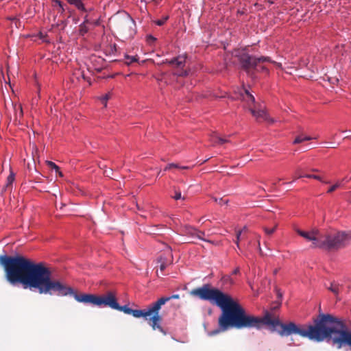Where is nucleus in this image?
Segmentation results:
<instances>
[{"label": "nucleus", "instance_id": "obj_36", "mask_svg": "<svg viewBox=\"0 0 351 351\" xmlns=\"http://www.w3.org/2000/svg\"><path fill=\"white\" fill-rule=\"evenodd\" d=\"M240 272V269L239 267H237L233 271H232V274H238Z\"/></svg>", "mask_w": 351, "mask_h": 351}, {"label": "nucleus", "instance_id": "obj_41", "mask_svg": "<svg viewBox=\"0 0 351 351\" xmlns=\"http://www.w3.org/2000/svg\"><path fill=\"white\" fill-rule=\"evenodd\" d=\"M95 69L98 71H101V68H95Z\"/></svg>", "mask_w": 351, "mask_h": 351}, {"label": "nucleus", "instance_id": "obj_30", "mask_svg": "<svg viewBox=\"0 0 351 351\" xmlns=\"http://www.w3.org/2000/svg\"><path fill=\"white\" fill-rule=\"evenodd\" d=\"M147 40L149 43H152L156 40V38L152 35L147 36Z\"/></svg>", "mask_w": 351, "mask_h": 351}, {"label": "nucleus", "instance_id": "obj_4", "mask_svg": "<svg viewBox=\"0 0 351 351\" xmlns=\"http://www.w3.org/2000/svg\"><path fill=\"white\" fill-rule=\"evenodd\" d=\"M349 239L348 232L331 231L321 232L318 248L328 251H336L346 246Z\"/></svg>", "mask_w": 351, "mask_h": 351}, {"label": "nucleus", "instance_id": "obj_31", "mask_svg": "<svg viewBox=\"0 0 351 351\" xmlns=\"http://www.w3.org/2000/svg\"><path fill=\"white\" fill-rule=\"evenodd\" d=\"M173 198L176 200L182 199L181 192L180 191H176L175 195L173 196Z\"/></svg>", "mask_w": 351, "mask_h": 351}, {"label": "nucleus", "instance_id": "obj_20", "mask_svg": "<svg viewBox=\"0 0 351 351\" xmlns=\"http://www.w3.org/2000/svg\"><path fill=\"white\" fill-rule=\"evenodd\" d=\"M111 97V93H108L99 97V99L101 100V103L104 104L105 107L107 106V101L108 99H110Z\"/></svg>", "mask_w": 351, "mask_h": 351}, {"label": "nucleus", "instance_id": "obj_1", "mask_svg": "<svg viewBox=\"0 0 351 351\" xmlns=\"http://www.w3.org/2000/svg\"><path fill=\"white\" fill-rule=\"evenodd\" d=\"M263 326H271L282 337L298 335L317 342L332 339L338 348L347 346L351 349V331L348 326L343 320L330 314L320 313L313 319V324L298 325L292 322L285 324L268 311L263 317L248 313L230 295V329L259 330Z\"/></svg>", "mask_w": 351, "mask_h": 351}, {"label": "nucleus", "instance_id": "obj_34", "mask_svg": "<svg viewBox=\"0 0 351 351\" xmlns=\"http://www.w3.org/2000/svg\"><path fill=\"white\" fill-rule=\"evenodd\" d=\"M269 62L273 63L274 64H275L276 66V67L282 69V64L281 63L276 62L275 61H272L271 59H270V61H269Z\"/></svg>", "mask_w": 351, "mask_h": 351}, {"label": "nucleus", "instance_id": "obj_5", "mask_svg": "<svg viewBox=\"0 0 351 351\" xmlns=\"http://www.w3.org/2000/svg\"><path fill=\"white\" fill-rule=\"evenodd\" d=\"M162 302V300L160 302L157 300L150 304L147 308L143 309V316L141 317L149 321V324L153 330L158 329L160 332L166 335V332L160 324L162 317L159 315V311L162 306L161 304Z\"/></svg>", "mask_w": 351, "mask_h": 351}, {"label": "nucleus", "instance_id": "obj_6", "mask_svg": "<svg viewBox=\"0 0 351 351\" xmlns=\"http://www.w3.org/2000/svg\"><path fill=\"white\" fill-rule=\"evenodd\" d=\"M295 231L306 241L312 242L311 245L312 248H318V245H317L319 243L321 232L317 229H313L310 232L295 229Z\"/></svg>", "mask_w": 351, "mask_h": 351}, {"label": "nucleus", "instance_id": "obj_19", "mask_svg": "<svg viewBox=\"0 0 351 351\" xmlns=\"http://www.w3.org/2000/svg\"><path fill=\"white\" fill-rule=\"evenodd\" d=\"M15 178L14 173L10 170V173L7 178L6 187L12 186Z\"/></svg>", "mask_w": 351, "mask_h": 351}, {"label": "nucleus", "instance_id": "obj_43", "mask_svg": "<svg viewBox=\"0 0 351 351\" xmlns=\"http://www.w3.org/2000/svg\"><path fill=\"white\" fill-rule=\"evenodd\" d=\"M27 167L30 169V165L29 163L27 164Z\"/></svg>", "mask_w": 351, "mask_h": 351}, {"label": "nucleus", "instance_id": "obj_28", "mask_svg": "<svg viewBox=\"0 0 351 351\" xmlns=\"http://www.w3.org/2000/svg\"><path fill=\"white\" fill-rule=\"evenodd\" d=\"M215 202L220 205H222L224 204H227L228 202V200L224 199L223 198H215Z\"/></svg>", "mask_w": 351, "mask_h": 351}, {"label": "nucleus", "instance_id": "obj_14", "mask_svg": "<svg viewBox=\"0 0 351 351\" xmlns=\"http://www.w3.org/2000/svg\"><path fill=\"white\" fill-rule=\"evenodd\" d=\"M75 78L77 80L80 81L81 79L84 80H86L84 72L81 69H75L73 73V80Z\"/></svg>", "mask_w": 351, "mask_h": 351}, {"label": "nucleus", "instance_id": "obj_35", "mask_svg": "<svg viewBox=\"0 0 351 351\" xmlns=\"http://www.w3.org/2000/svg\"><path fill=\"white\" fill-rule=\"evenodd\" d=\"M167 267V264L164 262L161 263L160 265V269L161 271H164Z\"/></svg>", "mask_w": 351, "mask_h": 351}, {"label": "nucleus", "instance_id": "obj_44", "mask_svg": "<svg viewBox=\"0 0 351 351\" xmlns=\"http://www.w3.org/2000/svg\"><path fill=\"white\" fill-rule=\"evenodd\" d=\"M260 245H261V243L258 242V246H259V248H261V247H260ZM260 251H261V249H260Z\"/></svg>", "mask_w": 351, "mask_h": 351}, {"label": "nucleus", "instance_id": "obj_33", "mask_svg": "<svg viewBox=\"0 0 351 351\" xmlns=\"http://www.w3.org/2000/svg\"><path fill=\"white\" fill-rule=\"evenodd\" d=\"M178 167V165L177 164H174V163H171V164H169L166 167H165V170H167V169H171V167Z\"/></svg>", "mask_w": 351, "mask_h": 351}, {"label": "nucleus", "instance_id": "obj_24", "mask_svg": "<svg viewBox=\"0 0 351 351\" xmlns=\"http://www.w3.org/2000/svg\"><path fill=\"white\" fill-rule=\"evenodd\" d=\"M88 32V29L85 25V23H83L80 25V34L81 35H84Z\"/></svg>", "mask_w": 351, "mask_h": 351}, {"label": "nucleus", "instance_id": "obj_3", "mask_svg": "<svg viewBox=\"0 0 351 351\" xmlns=\"http://www.w3.org/2000/svg\"><path fill=\"white\" fill-rule=\"evenodd\" d=\"M69 295H73L75 300L78 302L90 304L99 307L108 306L112 309H116L118 304L117 294L112 291H108L104 295H97L87 293L77 294L73 290V293H70Z\"/></svg>", "mask_w": 351, "mask_h": 351}, {"label": "nucleus", "instance_id": "obj_9", "mask_svg": "<svg viewBox=\"0 0 351 351\" xmlns=\"http://www.w3.org/2000/svg\"><path fill=\"white\" fill-rule=\"evenodd\" d=\"M186 56L184 55L178 56L176 58L171 59V60H166L165 62L171 65L174 68L180 69V71H178L176 75L179 76H186L188 72L186 70H183L185 66Z\"/></svg>", "mask_w": 351, "mask_h": 351}, {"label": "nucleus", "instance_id": "obj_16", "mask_svg": "<svg viewBox=\"0 0 351 351\" xmlns=\"http://www.w3.org/2000/svg\"><path fill=\"white\" fill-rule=\"evenodd\" d=\"M312 138H311L308 136H306L304 134H300L295 138V140L293 141V143L294 144L301 143L304 141L311 140Z\"/></svg>", "mask_w": 351, "mask_h": 351}, {"label": "nucleus", "instance_id": "obj_27", "mask_svg": "<svg viewBox=\"0 0 351 351\" xmlns=\"http://www.w3.org/2000/svg\"><path fill=\"white\" fill-rule=\"evenodd\" d=\"M341 186V182H337L335 184L332 185L328 190V193H332L338 189Z\"/></svg>", "mask_w": 351, "mask_h": 351}, {"label": "nucleus", "instance_id": "obj_22", "mask_svg": "<svg viewBox=\"0 0 351 351\" xmlns=\"http://www.w3.org/2000/svg\"><path fill=\"white\" fill-rule=\"evenodd\" d=\"M277 224H276L272 228H269L267 227L263 228V230L267 235H271L276 230Z\"/></svg>", "mask_w": 351, "mask_h": 351}, {"label": "nucleus", "instance_id": "obj_23", "mask_svg": "<svg viewBox=\"0 0 351 351\" xmlns=\"http://www.w3.org/2000/svg\"><path fill=\"white\" fill-rule=\"evenodd\" d=\"M168 19H169V16H165L162 17V19H161L155 21L154 23H155V24H156L158 26H162L167 22Z\"/></svg>", "mask_w": 351, "mask_h": 351}, {"label": "nucleus", "instance_id": "obj_37", "mask_svg": "<svg viewBox=\"0 0 351 351\" xmlns=\"http://www.w3.org/2000/svg\"><path fill=\"white\" fill-rule=\"evenodd\" d=\"M55 2L63 10L62 3L59 0H56Z\"/></svg>", "mask_w": 351, "mask_h": 351}, {"label": "nucleus", "instance_id": "obj_2", "mask_svg": "<svg viewBox=\"0 0 351 351\" xmlns=\"http://www.w3.org/2000/svg\"><path fill=\"white\" fill-rule=\"evenodd\" d=\"M8 281L12 285L20 282L24 289L37 291L40 294L66 296L73 289L59 280L51 278L52 272L43 263H34L21 256H0Z\"/></svg>", "mask_w": 351, "mask_h": 351}, {"label": "nucleus", "instance_id": "obj_26", "mask_svg": "<svg viewBox=\"0 0 351 351\" xmlns=\"http://www.w3.org/2000/svg\"><path fill=\"white\" fill-rule=\"evenodd\" d=\"M47 165L52 169H55L57 172L59 171V167L53 162L47 161Z\"/></svg>", "mask_w": 351, "mask_h": 351}, {"label": "nucleus", "instance_id": "obj_7", "mask_svg": "<svg viewBox=\"0 0 351 351\" xmlns=\"http://www.w3.org/2000/svg\"><path fill=\"white\" fill-rule=\"evenodd\" d=\"M264 61H270V58L267 56L255 58L247 54H244L240 59V62L242 64L243 67L246 70L250 68H255L257 66L258 63Z\"/></svg>", "mask_w": 351, "mask_h": 351}, {"label": "nucleus", "instance_id": "obj_38", "mask_svg": "<svg viewBox=\"0 0 351 351\" xmlns=\"http://www.w3.org/2000/svg\"><path fill=\"white\" fill-rule=\"evenodd\" d=\"M208 160V158H206V159H204V160H199V161L197 162L196 164L202 165V164H203L204 162H206Z\"/></svg>", "mask_w": 351, "mask_h": 351}, {"label": "nucleus", "instance_id": "obj_40", "mask_svg": "<svg viewBox=\"0 0 351 351\" xmlns=\"http://www.w3.org/2000/svg\"><path fill=\"white\" fill-rule=\"evenodd\" d=\"M9 20L10 21H15V20H17L16 17V16H14V17H9L8 18Z\"/></svg>", "mask_w": 351, "mask_h": 351}, {"label": "nucleus", "instance_id": "obj_21", "mask_svg": "<svg viewBox=\"0 0 351 351\" xmlns=\"http://www.w3.org/2000/svg\"><path fill=\"white\" fill-rule=\"evenodd\" d=\"M125 63L128 64V65H130V64H132V62H137L138 60V58L136 56H128V55H126L125 56Z\"/></svg>", "mask_w": 351, "mask_h": 351}, {"label": "nucleus", "instance_id": "obj_42", "mask_svg": "<svg viewBox=\"0 0 351 351\" xmlns=\"http://www.w3.org/2000/svg\"><path fill=\"white\" fill-rule=\"evenodd\" d=\"M349 234V239H351V232H348Z\"/></svg>", "mask_w": 351, "mask_h": 351}, {"label": "nucleus", "instance_id": "obj_39", "mask_svg": "<svg viewBox=\"0 0 351 351\" xmlns=\"http://www.w3.org/2000/svg\"><path fill=\"white\" fill-rule=\"evenodd\" d=\"M261 70L266 72L267 73L269 72L268 69L265 66H262Z\"/></svg>", "mask_w": 351, "mask_h": 351}, {"label": "nucleus", "instance_id": "obj_29", "mask_svg": "<svg viewBox=\"0 0 351 351\" xmlns=\"http://www.w3.org/2000/svg\"><path fill=\"white\" fill-rule=\"evenodd\" d=\"M304 177L308 178H313V179L318 180L319 181H322V178L317 175L307 174V175L304 176Z\"/></svg>", "mask_w": 351, "mask_h": 351}, {"label": "nucleus", "instance_id": "obj_10", "mask_svg": "<svg viewBox=\"0 0 351 351\" xmlns=\"http://www.w3.org/2000/svg\"><path fill=\"white\" fill-rule=\"evenodd\" d=\"M239 95L237 97V99H241L243 101H245L248 108L250 109V107H254L256 106L255 104V98L246 89L241 88L239 90Z\"/></svg>", "mask_w": 351, "mask_h": 351}, {"label": "nucleus", "instance_id": "obj_13", "mask_svg": "<svg viewBox=\"0 0 351 351\" xmlns=\"http://www.w3.org/2000/svg\"><path fill=\"white\" fill-rule=\"evenodd\" d=\"M328 289L332 292L335 295H338L339 293L342 292L343 289V287L339 284H337L336 282H332L330 284V287H328Z\"/></svg>", "mask_w": 351, "mask_h": 351}, {"label": "nucleus", "instance_id": "obj_11", "mask_svg": "<svg viewBox=\"0 0 351 351\" xmlns=\"http://www.w3.org/2000/svg\"><path fill=\"white\" fill-rule=\"evenodd\" d=\"M115 310L122 311L128 315H132L136 318H141L143 316V309H132L127 305L120 306L118 304Z\"/></svg>", "mask_w": 351, "mask_h": 351}, {"label": "nucleus", "instance_id": "obj_25", "mask_svg": "<svg viewBox=\"0 0 351 351\" xmlns=\"http://www.w3.org/2000/svg\"><path fill=\"white\" fill-rule=\"evenodd\" d=\"M193 232H196V237L197 238H199V239H202V240H204V241H206L205 239H203L202 236H204L205 234L204 232H202V231H200V230H197L196 229H193Z\"/></svg>", "mask_w": 351, "mask_h": 351}, {"label": "nucleus", "instance_id": "obj_45", "mask_svg": "<svg viewBox=\"0 0 351 351\" xmlns=\"http://www.w3.org/2000/svg\"><path fill=\"white\" fill-rule=\"evenodd\" d=\"M145 0H141V2H145Z\"/></svg>", "mask_w": 351, "mask_h": 351}, {"label": "nucleus", "instance_id": "obj_17", "mask_svg": "<svg viewBox=\"0 0 351 351\" xmlns=\"http://www.w3.org/2000/svg\"><path fill=\"white\" fill-rule=\"evenodd\" d=\"M247 231V228L246 227H243V228L242 230H238L237 232V239H236V241H235V243L237 246L238 248H239V241L241 239H244V236H242V233Z\"/></svg>", "mask_w": 351, "mask_h": 351}, {"label": "nucleus", "instance_id": "obj_8", "mask_svg": "<svg viewBox=\"0 0 351 351\" xmlns=\"http://www.w3.org/2000/svg\"><path fill=\"white\" fill-rule=\"evenodd\" d=\"M250 111L258 122H267L269 124L275 122L274 119L271 118L263 108H256V106H255L254 107H250Z\"/></svg>", "mask_w": 351, "mask_h": 351}, {"label": "nucleus", "instance_id": "obj_12", "mask_svg": "<svg viewBox=\"0 0 351 351\" xmlns=\"http://www.w3.org/2000/svg\"><path fill=\"white\" fill-rule=\"evenodd\" d=\"M209 139L211 144L214 146L222 145L229 143V140L227 138H223L216 132L212 133Z\"/></svg>", "mask_w": 351, "mask_h": 351}, {"label": "nucleus", "instance_id": "obj_15", "mask_svg": "<svg viewBox=\"0 0 351 351\" xmlns=\"http://www.w3.org/2000/svg\"><path fill=\"white\" fill-rule=\"evenodd\" d=\"M69 3L75 5L78 10L85 12L86 8L81 0H68Z\"/></svg>", "mask_w": 351, "mask_h": 351}, {"label": "nucleus", "instance_id": "obj_18", "mask_svg": "<svg viewBox=\"0 0 351 351\" xmlns=\"http://www.w3.org/2000/svg\"><path fill=\"white\" fill-rule=\"evenodd\" d=\"M180 295L179 294H174L169 297H162L158 300V302H160L161 300L163 301L161 304L164 305L166 302H169V300L172 299H179Z\"/></svg>", "mask_w": 351, "mask_h": 351}, {"label": "nucleus", "instance_id": "obj_32", "mask_svg": "<svg viewBox=\"0 0 351 351\" xmlns=\"http://www.w3.org/2000/svg\"><path fill=\"white\" fill-rule=\"evenodd\" d=\"M193 229H194L193 228H189L187 229V234H190L191 236H195L196 235V232H193Z\"/></svg>", "mask_w": 351, "mask_h": 351}]
</instances>
